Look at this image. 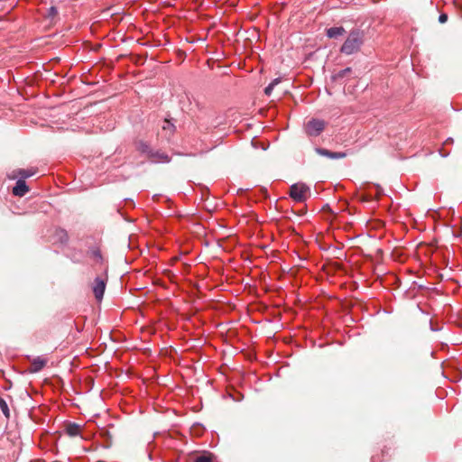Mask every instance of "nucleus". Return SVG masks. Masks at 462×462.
<instances>
[{"label":"nucleus","mask_w":462,"mask_h":462,"mask_svg":"<svg viewBox=\"0 0 462 462\" xmlns=\"http://www.w3.org/2000/svg\"><path fill=\"white\" fill-rule=\"evenodd\" d=\"M33 174H34V171H30V170H19V175L23 179L29 178V177L32 176Z\"/></svg>","instance_id":"nucleus-18"},{"label":"nucleus","mask_w":462,"mask_h":462,"mask_svg":"<svg viewBox=\"0 0 462 462\" xmlns=\"http://www.w3.org/2000/svg\"><path fill=\"white\" fill-rule=\"evenodd\" d=\"M29 361L31 362L30 366L27 368V371L31 374L38 373L41 371L48 363V359L43 356H37L33 358H30L28 356Z\"/></svg>","instance_id":"nucleus-4"},{"label":"nucleus","mask_w":462,"mask_h":462,"mask_svg":"<svg viewBox=\"0 0 462 462\" xmlns=\"http://www.w3.org/2000/svg\"><path fill=\"white\" fill-rule=\"evenodd\" d=\"M240 354L250 361L256 358V353L254 348H242Z\"/></svg>","instance_id":"nucleus-11"},{"label":"nucleus","mask_w":462,"mask_h":462,"mask_svg":"<svg viewBox=\"0 0 462 462\" xmlns=\"http://www.w3.org/2000/svg\"><path fill=\"white\" fill-rule=\"evenodd\" d=\"M55 236L57 240L61 244H66L69 240L68 233L64 229H57L55 232Z\"/></svg>","instance_id":"nucleus-10"},{"label":"nucleus","mask_w":462,"mask_h":462,"mask_svg":"<svg viewBox=\"0 0 462 462\" xmlns=\"http://www.w3.org/2000/svg\"><path fill=\"white\" fill-rule=\"evenodd\" d=\"M151 157L154 159L155 162H169V156L164 152H152Z\"/></svg>","instance_id":"nucleus-12"},{"label":"nucleus","mask_w":462,"mask_h":462,"mask_svg":"<svg viewBox=\"0 0 462 462\" xmlns=\"http://www.w3.org/2000/svg\"><path fill=\"white\" fill-rule=\"evenodd\" d=\"M0 409L6 418H9L10 411L6 402L0 397Z\"/></svg>","instance_id":"nucleus-14"},{"label":"nucleus","mask_w":462,"mask_h":462,"mask_svg":"<svg viewBox=\"0 0 462 462\" xmlns=\"http://www.w3.org/2000/svg\"><path fill=\"white\" fill-rule=\"evenodd\" d=\"M80 432V427L75 423L69 424L66 427V433L70 437L78 436Z\"/></svg>","instance_id":"nucleus-9"},{"label":"nucleus","mask_w":462,"mask_h":462,"mask_svg":"<svg viewBox=\"0 0 462 462\" xmlns=\"http://www.w3.org/2000/svg\"><path fill=\"white\" fill-rule=\"evenodd\" d=\"M159 355H168V349L167 348H162L159 352Z\"/></svg>","instance_id":"nucleus-23"},{"label":"nucleus","mask_w":462,"mask_h":462,"mask_svg":"<svg viewBox=\"0 0 462 462\" xmlns=\"http://www.w3.org/2000/svg\"><path fill=\"white\" fill-rule=\"evenodd\" d=\"M316 152L321 156L328 157L329 159L337 160L343 159L346 156V152H331L325 148H316Z\"/></svg>","instance_id":"nucleus-6"},{"label":"nucleus","mask_w":462,"mask_h":462,"mask_svg":"<svg viewBox=\"0 0 462 462\" xmlns=\"http://www.w3.org/2000/svg\"><path fill=\"white\" fill-rule=\"evenodd\" d=\"M143 354L146 355V356H150L151 355V348H144Z\"/></svg>","instance_id":"nucleus-25"},{"label":"nucleus","mask_w":462,"mask_h":462,"mask_svg":"<svg viewBox=\"0 0 462 462\" xmlns=\"http://www.w3.org/2000/svg\"><path fill=\"white\" fill-rule=\"evenodd\" d=\"M310 195V188L304 183H295L290 188V196L296 202L305 201Z\"/></svg>","instance_id":"nucleus-2"},{"label":"nucleus","mask_w":462,"mask_h":462,"mask_svg":"<svg viewBox=\"0 0 462 462\" xmlns=\"http://www.w3.org/2000/svg\"><path fill=\"white\" fill-rule=\"evenodd\" d=\"M365 41V33L359 29L352 30L345 42L340 48V51L346 55H351L357 52Z\"/></svg>","instance_id":"nucleus-1"},{"label":"nucleus","mask_w":462,"mask_h":462,"mask_svg":"<svg viewBox=\"0 0 462 462\" xmlns=\"http://www.w3.org/2000/svg\"><path fill=\"white\" fill-rule=\"evenodd\" d=\"M93 254L96 258L101 259V254H100L99 251H95Z\"/></svg>","instance_id":"nucleus-24"},{"label":"nucleus","mask_w":462,"mask_h":462,"mask_svg":"<svg viewBox=\"0 0 462 462\" xmlns=\"http://www.w3.org/2000/svg\"><path fill=\"white\" fill-rule=\"evenodd\" d=\"M345 32L346 31L342 26L330 27L326 30V35L331 39H336L339 36H342Z\"/></svg>","instance_id":"nucleus-8"},{"label":"nucleus","mask_w":462,"mask_h":462,"mask_svg":"<svg viewBox=\"0 0 462 462\" xmlns=\"http://www.w3.org/2000/svg\"><path fill=\"white\" fill-rule=\"evenodd\" d=\"M326 125L324 120L312 118L305 124L304 129L308 136L317 137L324 131Z\"/></svg>","instance_id":"nucleus-3"},{"label":"nucleus","mask_w":462,"mask_h":462,"mask_svg":"<svg viewBox=\"0 0 462 462\" xmlns=\"http://www.w3.org/2000/svg\"><path fill=\"white\" fill-rule=\"evenodd\" d=\"M162 130L169 132V134H172L174 131V125L170 120L165 119L163 121Z\"/></svg>","instance_id":"nucleus-15"},{"label":"nucleus","mask_w":462,"mask_h":462,"mask_svg":"<svg viewBox=\"0 0 462 462\" xmlns=\"http://www.w3.org/2000/svg\"><path fill=\"white\" fill-rule=\"evenodd\" d=\"M106 290V281L101 277H97L93 284V292L97 301L103 299Z\"/></svg>","instance_id":"nucleus-5"},{"label":"nucleus","mask_w":462,"mask_h":462,"mask_svg":"<svg viewBox=\"0 0 462 462\" xmlns=\"http://www.w3.org/2000/svg\"><path fill=\"white\" fill-rule=\"evenodd\" d=\"M28 191L29 188L24 180H18L13 188V194L18 197H23Z\"/></svg>","instance_id":"nucleus-7"},{"label":"nucleus","mask_w":462,"mask_h":462,"mask_svg":"<svg viewBox=\"0 0 462 462\" xmlns=\"http://www.w3.org/2000/svg\"><path fill=\"white\" fill-rule=\"evenodd\" d=\"M137 150L140 151L143 153H147L150 156H151V154L152 152L151 147L149 146V144H147L146 143H143V142H139L137 143Z\"/></svg>","instance_id":"nucleus-13"},{"label":"nucleus","mask_w":462,"mask_h":462,"mask_svg":"<svg viewBox=\"0 0 462 462\" xmlns=\"http://www.w3.org/2000/svg\"><path fill=\"white\" fill-rule=\"evenodd\" d=\"M97 348H93V347H90V348H86V353L89 356L92 355V352H94Z\"/></svg>","instance_id":"nucleus-22"},{"label":"nucleus","mask_w":462,"mask_h":462,"mask_svg":"<svg viewBox=\"0 0 462 462\" xmlns=\"http://www.w3.org/2000/svg\"><path fill=\"white\" fill-rule=\"evenodd\" d=\"M350 72H351V69H350V68H346V69H342V70H340L339 72H337V73L334 76V79H342V78H344L345 76L348 75Z\"/></svg>","instance_id":"nucleus-17"},{"label":"nucleus","mask_w":462,"mask_h":462,"mask_svg":"<svg viewBox=\"0 0 462 462\" xmlns=\"http://www.w3.org/2000/svg\"><path fill=\"white\" fill-rule=\"evenodd\" d=\"M194 462H212V457L210 455H200L196 457Z\"/></svg>","instance_id":"nucleus-16"},{"label":"nucleus","mask_w":462,"mask_h":462,"mask_svg":"<svg viewBox=\"0 0 462 462\" xmlns=\"http://www.w3.org/2000/svg\"><path fill=\"white\" fill-rule=\"evenodd\" d=\"M448 21V14H441L439 16V22L440 23H444Z\"/></svg>","instance_id":"nucleus-21"},{"label":"nucleus","mask_w":462,"mask_h":462,"mask_svg":"<svg viewBox=\"0 0 462 462\" xmlns=\"http://www.w3.org/2000/svg\"><path fill=\"white\" fill-rule=\"evenodd\" d=\"M57 14H58V10H57L56 7L51 6V7L49 8V10H48V16L49 17L52 18V17L56 16Z\"/></svg>","instance_id":"nucleus-20"},{"label":"nucleus","mask_w":462,"mask_h":462,"mask_svg":"<svg viewBox=\"0 0 462 462\" xmlns=\"http://www.w3.org/2000/svg\"><path fill=\"white\" fill-rule=\"evenodd\" d=\"M276 83H277V80H274L273 82H272L271 84H269V85L265 88L264 92H265V94H266V95H268V96H269V95H271V93H272V91H273V87H274V85H275Z\"/></svg>","instance_id":"nucleus-19"}]
</instances>
